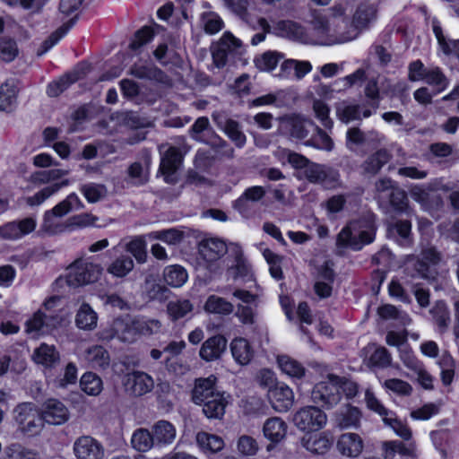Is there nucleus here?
Returning <instances> with one entry per match:
<instances>
[{
	"label": "nucleus",
	"instance_id": "obj_1",
	"mask_svg": "<svg viewBox=\"0 0 459 459\" xmlns=\"http://www.w3.org/2000/svg\"><path fill=\"white\" fill-rule=\"evenodd\" d=\"M346 11L345 5L338 4L315 13L307 30L306 44L329 47L355 39V30H347L344 27Z\"/></svg>",
	"mask_w": 459,
	"mask_h": 459
},
{
	"label": "nucleus",
	"instance_id": "obj_2",
	"mask_svg": "<svg viewBox=\"0 0 459 459\" xmlns=\"http://www.w3.org/2000/svg\"><path fill=\"white\" fill-rule=\"evenodd\" d=\"M374 216L368 214L359 220L351 221L338 234L337 245L341 247L360 250L375 238Z\"/></svg>",
	"mask_w": 459,
	"mask_h": 459
},
{
	"label": "nucleus",
	"instance_id": "obj_3",
	"mask_svg": "<svg viewBox=\"0 0 459 459\" xmlns=\"http://www.w3.org/2000/svg\"><path fill=\"white\" fill-rule=\"evenodd\" d=\"M102 271L101 265L91 258H80L68 266L65 281L74 288L91 284L100 278Z\"/></svg>",
	"mask_w": 459,
	"mask_h": 459
},
{
	"label": "nucleus",
	"instance_id": "obj_4",
	"mask_svg": "<svg viewBox=\"0 0 459 459\" xmlns=\"http://www.w3.org/2000/svg\"><path fill=\"white\" fill-rule=\"evenodd\" d=\"M13 414L18 429L24 434L34 435L43 428L44 420L40 409L33 403H19L13 409Z\"/></svg>",
	"mask_w": 459,
	"mask_h": 459
},
{
	"label": "nucleus",
	"instance_id": "obj_5",
	"mask_svg": "<svg viewBox=\"0 0 459 459\" xmlns=\"http://www.w3.org/2000/svg\"><path fill=\"white\" fill-rule=\"evenodd\" d=\"M364 401L367 408L378 414L382 418L383 421L388 425L397 436L405 440L411 438V429L402 421L398 420L394 416V413L385 407L371 389L368 388L365 391Z\"/></svg>",
	"mask_w": 459,
	"mask_h": 459
},
{
	"label": "nucleus",
	"instance_id": "obj_6",
	"mask_svg": "<svg viewBox=\"0 0 459 459\" xmlns=\"http://www.w3.org/2000/svg\"><path fill=\"white\" fill-rule=\"evenodd\" d=\"M292 421L301 432H316L325 427L327 415L317 406L306 405L296 411Z\"/></svg>",
	"mask_w": 459,
	"mask_h": 459
},
{
	"label": "nucleus",
	"instance_id": "obj_7",
	"mask_svg": "<svg viewBox=\"0 0 459 459\" xmlns=\"http://www.w3.org/2000/svg\"><path fill=\"white\" fill-rule=\"evenodd\" d=\"M409 78L411 81H424L433 87L434 94L444 91L449 85L448 79L438 67H424L420 61H415L409 66Z\"/></svg>",
	"mask_w": 459,
	"mask_h": 459
},
{
	"label": "nucleus",
	"instance_id": "obj_8",
	"mask_svg": "<svg viewBox=\"0 0 459 459\" xmlns=\"http://www.w3.org/2000/svg\"><path fill=\"white\" fill-rule=\"evenodd\" d=\"M135 318L129 316L117 317L100 333V339L110 341L117 339L123 342L132 343L137 340Z\"/></svg>",
	"mask_w": 459,
	"mask_h": 459
},
{
	"label": "nucleus",
	"instance_id": "obj_9",
	"mask_svg": "<svg viewBox=\"0 0 459 459\" xmlns=\"http://www.w3.org/2000/svg\"><path fill=\"white\" fill-rule=\"evenodd\" d=\"M313 402L321 406L331 408L340 401V380L334 375H328L325 380L317 383L311 394Z\"/></svg>",
	"mask_w": 459,
	"mask_h": 459
},
{
	"label": "nucleus",
	"instance_id": "obj_10",
	"mask_svg": "<svg viewBox=\"0 0 459 459\" xmlns=\"http://www.w3.org/2000/svg\"><path fill=\"white\" fill-rule=\"evenodd\" d=\"M376 18L377 6L375 3L364 1L356 8L351 22L347 19V13H345L344 27H346L347 30H355L354 32H356L357 39L359 35L376 20Z\"/></svg>",
	"mask_w": 459,
	"mask_h": 459
},
{
	"label": "nucleus",
	"instance_id": "obj_11",
	"mask_svg": "<svg viewBox=\"0 0 459 459\" xmlns=\"http://www.w3.org/2000/svg\"><path fill=\"white\" fill-rule=\"evenodd\" d=\"M267 399L272 408L280 413L289 411L295 402L293 390L285 383H278L267 390Z\"/></svg>",
	"mask_w": 459,
	"mask_h": 459
},
{
	"label": "nucleus",
	"instance_id": "obj_12",
	"mask_svg": "<svg viewBox=\"0 0 459 459\" xmlns=\"http://www.w3.org/2000/svg\"><path fill=\"white\" fill-rule=\"evenodd\" d=\"M123 385L131 395L142 396L153 389L154 380L152 376L143 371L134 370L125 376Z\"/></svg>",
	"mask_w": 459,
	"mask_h": 459
},
{
	"label": "nucleus",
	"instance_id": "obj_13",
	"mask_svg": "<svg viewBox=\"0 0 459 459\" xmlns=\"http://www.w3.org/2000/svg\"><path fill=\"white\" fill-rule=\"evenodd\" d=\"M76 459H104L105 448L97 439L91 436L78 437L73 445Z\"/></svg>",
	"mask_w": 459,
	"mask_h": 459
},
{
	"label": "nucleus",
	"instance_id": "obj_14",
	"mask_svg": "<svg viewBox=\"0 0 459 459\" xmlns=\"http://www.w3.org/2000/svg\"><path fill=\"white\" fill-rule=\"evenodd\" d=\"M40 414L44 422L49 425H62L70 418L66 405L55 398L48 399L42 403Z\"/></svg>",
	"mask_w": 459,
	"mask_h": 459
},
{
	"label": "nucleus",
	"instance_id": "obj_15",
	"mask_svg": "<svg viewBox=\"0 0 459 459\" xmlns=\"http://www.w3.org/2000/svg\"><path fill=\"white\" fill-rule=\"evenodd\" d=\"M288 423L281 417L273 416L264 420L262 426V433L264 437L269 442L267 449L270 446L281 443L288 435Z\"/></svg>",
	"mask_w": 459,
	"mask_h": 459
},
{
	"label": "nucleus",
	"instance_id": "obj_16",
	"mask_svg": "<svg viewBox=\"0 0 459 459\" xmlns=\"http://www.w3.org/2000/svg\"><path fill=\"white\" fill-rule=\"evenodd\" d=\"M432 29L440 51L446 56H453L459 58V40L446 37L443 34L439 22L436 20L432 22ZM457 97H459V85L450 94L446 95L443 100L455 99Z\"/></svg>",
	"mask_w": 459,
	"mask_h": 459
},
{
	"label": "nucleus",
	"instance_id": "obj_17",
	"mask_svg": "<svg viewBox=\"0 0 459 459\" xmlns=\"http://www.w3.org/2000/svg\"><path fill=\"white\" fill-rule=\"evenodd\" d=\"M300 444L311 454L324 455L331 448L333 437L328 431L308 432L301 437Z\"/></svg>",
	"mask_w": 459,
	"mask_h": 459
},
{
	"label": "nucleus",
	"instance_id": "obj_18",
	"mask_svg": "<svg viewBox=\"0 0 459 459\" xmlns=\"http://www.w3.org/2000/svg\"><path fill=\"white\" fill-rule=\"evenodd\" d=\"M232 295L243 303L238 305L236 316L242 324L252 325L255 322L256 296L240 289L235 290Z\"/></svg>",
	"mask_w": 459,
	"mask_h": 459
},
{
	"label": "nucleus",
	"instance_id": "obj_19",
	"mask_svg": "<svg viewBox=\"0 0 459 459\" xmlns=\"http://www.w3.org/2000/svg\"><path fill=\"white\" fill-rule=\"evenodd\" d=\"M336 448L344 457L358 458L364 450V440L358 433L346 432L339 436Z\"/></svg>",
	"mask_w": 459,
	"mask_h": 459
},
{
	"label": "nucleus",
	"instance_id": "obj_20",
	"mask_svg": "<svg viewBox=\"0 0 459 459\" xmlns=\"http://www.w3.org/2000/svg\"><path fill=\"white\" fill-rule=\"evenodd\" d=\"M199 255L205 265L212 270V265L227 251L226 244L215 238H206L199 244Z\"/></svg>",
	"mask_w": 459,
	"mask_h": 459
},
{
	"label": "nucleus",
	"instance_id": "obj_21",
	"mask_svg": "<svg viewBox=\"0 0 459 459\" xmlns=\"http://www.w3.org/2000/svg\"><path fill=\"white\" fill-rule=\"evenodd\" d=\"M241 48V42L230 32H225L220 42L212 48V59L217 67H222L227 62V56L230 52L238 51Z\"/></svg>",
	"mask_w": 459,
	"mask_h": 459
},
{
	"label": "nucleus",
	"instance_id": "obj_22",
	"mask_svg": "<svg viewBox=\"0 0 459 459\" xmlns=\"http://www.w3.org/2000/svg\"><path fill=\"white\" fill-rule=\"evenodd\" d=\"M281 129L288 132L297 139L306 138L309 132L315 127V124L299 115H290L281 120Z\"/></svg>",
	"mask_w": 459,
	"mask_h": 459
},
{
	"label": "nucleus",
	"instance_id": "obj_23",
	"mask_svg": "<svg viewBox=\"0 0 459 459\" xmlns=\"http://www.w3.org/2000/svg\"><path fill=\"white\" fill-rule=\"evenodd\" d=\"M37 226L34 218L29 217L19 221H11L0 227V238L14 240L32 232Z\"/></svg>",
	"mask_w": 459,
	"mask_h": 459
},
{
	"label": "nucleus",
	"instance_id": "obj_24",
	"mask_svg": "<svg viewBox=\"0 0 459 459\" xmlns=\"http://www.w3.org/2000/svg\"><path fill=\"white\" fill-rule=\"evenodd\" d=\"M124 250L130 253L139 264H143L146 262V242L142 236L134 237L127 241L121 240L111 249L114 254L121 253Z\"/></svg>",
	"mask_w": 459,
	"mask_h": 459
},
{
	"label": "nucleus",
	"instance_id": "obj_25",
	"mask_svg": "<svg viewBox=\"0 0 459 459\" xmlns=\"http://www.w3.org/2000/svg\"><path fill=\"white\" fill-rule=\"evenodd\" d=\"M334 281L333 270L328 262H325L317 272L314 283V290L320 299L329 298L333 291Z\"/></svg>",
	"mask_w": 459,
	"mask_h": 459
},
{
	"label": "nucleus",
	"instance_id": "obj_26",
	"mask_svg": "<svg viewBox=\"0 0 459 459\" xmlns=\"http://www.w3.org/2000/svg\"><path fill=\"white\" fill-rule=\"evenodd\" d=\"M152 433L158 447H167L172 445L177 437V429L171 422L160 420L152 427Z\"/></svg>",
	"mask_w": 459,
	"mask_h": 459
},
{
	"label": "nucleus",
	"instance_id": "obj_27",
	"mask_svg": "<svg viewBox=\"0 0 459 459\" xmlns=\"http://www.w3.org/2000/svg\"><path fill=\"white\" fill-rule=\"evenodd\" d=\"M439 255L433 248L422 251L421 257L415 264L418 274L427 280L434 279L437 274L436 265L439 261Z\"/></svg>",
	"mask_w": 459,
	"mask_h": 459
},
{
	"label": "nucleus",
	"instance_id": "obj_28",
	"mask_svg": "<svg viewBox=\"0 0 459 459\" xmlns=\"http://www.w3.org/2000/svg\"><path fill=\"white\" fill-rule=\"evenodd\" d=\"M230 349L233 359L240 366L248 365L255 356L253 346L244 337L234 338L230 343Z\"/></svg>",
	"mask_w": 459,
	"mask_h": 459
},
{
	"label": "nucleus",
	"instance_id": "obj_29",
	"mask_svg": "<svg viewBox=\"0 0 459 459\" xmlns=\"http://www.w3.org/2000/svg\"><path fill=\"white\" fill-rule=\"evenodd\" d=\"M182 162V154L176 147H169L163 154L160 169L165 176V180L168 183L175 181V173L178 169Z\"/></svg>",
	"mask_w": 459,
	"mask_h": 459
},
{
	"label": "nucleus",
	"instance_id": "obj_30",
	"mask_svg": "<svg viewBox=\"0 0 459 459\" xmlns=\"http://www.w3.org/2000/svg\"><path fill=\"white\" fill-rule=\"evenodd\" d=\"M230 394L225 392L215 393L212 398L201 404L203 412L208 419H221L230 402Z\"/></svg>",
	"mask_w": 459,
	"mask_h": 459
},
{
	"label": "nucleus",
	"instance_id": "obj_31",
	"mask_svg": "<svg viewBox=\"0 0 459 459\" xmlns=\"http://www.w3.org/2000/svg\"><path fill=\"white\" fill-rule=\"evenodd\" d=\"M216 381L217 378L213 375L205 378L196 379L192 393L193 402L195 404L201 405L208 399L212 398L213 394L219 392L215 387Z\"/></svg>",
	"mask_w": 459,
	"mask_h": 459
},
{
	"label": "nucleus",
	"instance_id": "obj_32",
	"mask_svg": "<svg viewBox=\"0 0 459 459\" xmlns=\"http://www.w3.org/2000/svg\"><path fill=\"white\" fill-rule=\"evenodd\" d=\"M226 347L227 340L221 335H215L202 344L199 356L205 361H213L221 358Z\"/></svg>",
	"mask_w": 459,
	"mask_h": 459
},
{
	"label": "nucleus",
	"instance_id": "obj_33",
	"mask_svg": "<svg viewBox=\"0 0 459 459\" xmlns=\"http://www.w3.org/2000/svg\"><path fill=\"white\" fill-rule=\"evenodd\" d=\"M80 359L93 368H106L110 358L108 351L101 345H92L80 355Z\"/></svg>",
	"mask_w": 459,
	"mask_h": 459
},
{
	"label": "nucleus",
	"instance_id": "obj_34",
	"mask_svg": "<svg viewBox=\"0 0 459 459\" xmlns=\"http://www.w3.org/2000/svg\"><path fill=\"white\" fill-rule=\"evenodd\" d=\"M195 441L199 450L204 455L219 453L225 446V442L221 437L205 431L198 432L195 436Z\"/></svg>",
	"mask_w": 459,
	"mask_h": 459
},
{
	"label": "nucleus",
	"instance_id": "obj_35",
	"mask_svg": "<svg viewBox=\"0 0 459 459\" xmlns=\"http://www.w3.org/2000/svg\"><path fill=\"white\" fill-rule=\"evenodd\" d=\"M273 33L280 37L306 43L307 30L291 21H280L273 26Z\"/></svg>",
	"mask_w": 459,
	"mask_h": 459
},
{
	"label": "nucleus",
	"instance_id": "obj_36",
	"mask_svg": "<svg viewBox=\"0 0 459 459\" xmlns=\"http://www.w3.org/2000/svg\"><path fill=\"white\" fill-rule=\"evenodd\" d=\"M115 255L116 256L107 267V272L113 277L124 278L134 270V259L122 252Z\"/></svg>",
	"mask_w": 459,
	"mask_h": 459
},
{
	"label": "nucleus",
	"instance_id": "obj_37",
	"mask_svg": "<svg viewBox=\"0 0 459 459\" xmlns=\"http://www.w3.org/2000/svg\"><path fill=\"white\" fill-rule=\"evenodd\" d=\"M74 321L79 329L91 331L97 326L98 314L90 304L82 302L76 312Z\"/></svg>",
	"mask_w": 459,
	"mask_h": 459
},
{
	"label": "nucleus",
	"instance_id": "obj_38",
	"mask_svg": "<svg viewBox=\"0 0 459 459\" xmlns=\"http://www.w3.org/2000/svg\"><path fill=\"white\" fill-rule=\"evenodd\" d=\"M32 359L35 363L45 368H53L59 362L60 356L54 345L41 343L39 347L35 349Z\"/></svg>",
	"mask_w": 459,
	"mask_h": 459
},
{
	"label": "nucleus",
	"instance_id": "obj_39",
	"mask_svg": "<svg viewBox=\"0 0 459 459\" xmlns=\"http://www.w3.org/2000/svg\"><path fill=\"white\" fill-rule=\"evenodd\" d=\"M19 88L15 82L7 81L0 86V110L13 111L17 105Z\"/></svg>",
	"mask_w": 459,
	"mask_h": 459
},
{
	"label": "nucleus",
	"instance_id": "obj_40",
	"mask_svg": "<svg viewBox=\"0 0 459 459\" xmlns=\"http://www.w3.org/2000/svg\"><path fill=\"white\" fill-rule=\"evenodd\" d=\"M277 364L281 371L293 380L300 379L305 376L304 366L288 355H279Z\"/></svg>",
	"mask_w": 459,
	"mask_h": 459
},
{
	"label": "nucleus",
	"instance_id": "obj_41",
	"mask_svg": "<svg viewBox=\"0 0 459 459\" xmlns=\"http://www.w3.org/2000/svg\"><path fill=\"white\" fill-rule=\"evenodd\" d=\"M432 319L439 333H444L450 325V312L444 301H437L429 310Z\"/></svg>",
	"mask_w": 459,
	"mask_h": 459
},
{
	"label": "nucleus",
	"instance_id": "obj_42",
	"mask_svg": "<svg viewBox=\"0 0 459 459\" xmlns=\"http://www.w3.org/2000/svg\"><path fill=\"white\" fill-rule=\"evenodd\" d=\"M336 422L342 429L358 428L361 413L352 406H345L336 412Z\"/></svg>",
	"mask_w": 459,
	"mask_h": 459
},
{
	"label": "nucleus",
	"instance_id": "obj_43",
	"mask_svg": "<svg viewBox=\"0 0 459 459\" xmlns=\"http://www.w3.org/2000/svg\"><path fill=\"white\" fill-rule=\"evenodd\" d=\"M205 312L221 316L230 315L234 310V306L222 297L210 295L204 306Z\"/></svg>",
	"mask_w": 459,
	"mask_h": 459
},
{
	"label": "nucleus",
	"instance_id": "obj_44",
	"mask_svg": "<svg viewBox=\"0 0 459 459\" xmlns=\"http://www.w3.org/2000/svg\"><path fill=\"white\" fill-rule=\"evenodd\" d=\"M68 185H70V181L68 179H64L61 182L51 184L40 189L32 196L27 197L26 203L30 206L40 205L50 196L57 193L61 188L67 186Z\"/></svg>",
	"mask_w": 459,
	"mask_h": 459
},
{
	"label": "nucleus",
	"instance_id": "obj_45",
	"mask_svg": "<svg viewBox=\"0 0 459 459\" xmlns=\"http://www.w3.org/2000/svg\"><path fill=\"white\" fill-rule=\"evenodd\" d=\"M132 446L139 452H148L155 446L152 431L146 429H137L131 437Z\"/></svg>",
	"mask_w": 459,
	"mask_h": 459
},
{
	"label": "nucleus",
	"instance_id": "obj_46",
	"mask_svg": "<svg viewBox=\"0 0 459 459\" xmlns=\"http://www.w3.org/2000/svg\"><path fill=\"white\" fill-rule=\"evenodd\" d=\"M228 276L235 281L242 280L243 281H248L253 279L250 267L241 254L236 255L234 264L229 267Z\"/></svg>",
	"mask_w": 459,
	"mask_h": 459
},
{
	"label": "nucleus",
	"instance_id": "obj_47",
	"mask_svg": "<svg viewBox=\"0 0 459 459\" xmlns=\"http://www.w3.org/2000/svg\"><path fill=\"white\" fill-rule=\"evenodd\" d=\"M80 387L86 394L97 396L103 390V382L95 373L86 372L80 378Z\"/></svg>",
	"mask_w": 459,
	"mask_h": 459
},
{
	"label": "nucleus",
	"instance_id": "obj_48",
	"mask_svg": "<svg viewBox=\"0 0 459 459\" xmlns=\"http://www.w3.org/2000/svg\"><path fill=\"white\" fill-rule=\"evenodd\" d=\"M283 55L277 51L269 50L255 57L254 63L257 69L263 72H271L276 68Z\"/></svg>",
	"mask_w": 459,
	"mask_h": 459
},
{
	"label": "nucleus",
	"instance_id": "obj_49",
	"mask_svg": "<svg viewBox=\"0 0 459 459\" xmlns=\"http://www.w3.org/2000/svg\"><path fill=\"white\" fill-rule=\"evenodd\" d=\"M265 195V189L260 186L248 187L242 195L234 203V208L239 212L244 213L247 210V201L257 202Z\"/></svg>",
	"mask_w": 459,
	"mask_h": 459
},
{
	"label": "nucleus",
	"instance_id": "obj_50",
	"mask_svg": "<svg viewBox=\"0 0 459 459\" xmlns=\"http://www.w3.org/2000/svg\"><path fill=\"white\" fill-rule=\"evenodd\" d=\"M163 277L168 285L173 288H179L186 282L188 274L184 267L170 265L165 268Z\"/></svg>",
	"mask_w": 459,
	"mask_h": 459
},
{
	"label": "nucleus",
	"instance_id": "obj_51",
	"mask_svg": "<svg viewBox=\"0 0 459 459\" xmlns=\"http://www.w3.org/2000/svg\"><path fill=\"white\" fill-rule=\"evenodd\" d=\"M256 438L249 435H241L236 441V451L242 457H253L259 451Z\"/></svg>",
	"mask_w": 459,
	"mask_h": 459
},
{
	"label": "nucleus",
	"instance_id": "obj_52",
	"mask_svg": "<svg viewBox=\"0 0 459 459\" xmlns=\"http://www.w3.org/2000/svg\"><path fill=\"white\" fill-rule=\"evenodd\" d=\"M83 207V204L75 193H71L65 200L58 203L51 210L54 214L62 218L74 210H80Z\"/></svg>",
	"mask_w": 459,
	"mask_h": 459
},
{
	"label": "nucleus",
	"instance_id": "obj_53",
	"mask_svg": "<svg viewBox=\"0 0 459 459\" xmlns=\"http://www.w3.org/2000/svg\"><path fill=\"white\" fill-rule=\"evenodd\" d=\"M137 338L141 335L157 334L161 330V323L158 319L142 316L135 318Z\"/></svg>",
	"mask_w": 459,
	"mask_h": 459
},
{
	"label": "nucleus",
	"instance_id": "obj_54",
	"mask_svg": "<svg viewBox=\"0 0 459 459\" xmlns=\"http://www.w3.org/2000/svg\"><path fill=\"white\" fill-rule=\"evenodd\" d=\"M47 327H48L47 316L42 312L41 309L36 311L32 316L26 321L25 324L26 333L34 338L39 337L44 328Z\"/></svg>",
	"mask_w": 459,
	"mask_h": 459
},
{
	"label": "nucleus",
	"instance_id": "obj_55",
	"mask_svg": "<svg viewBox=\"0 0 459 459\" xmlns=\"http://www.w3.org/2000/svg\"><path fill=\"white\" fill-rule=\"evenodd\" d=\"M100 218L91 213H80L70 217L66 221V226L69 231L76 229H83L88 227H99L98 221Z\"/></svg>",
	"mask_w": 459,
	"mask_h": 459
},
{
	"label": "nucleus",
	"instance_id": "obj_56",
	"mask_svg": "<svg viewBox=\"0 0 459 459\" xmlns=\"http://www.w3.org/2000/svg\"><path fill=\"white\" fill-rule=\"evenodd\" d=\"M68 173V170L61 169L37 171L30 175V182L35 185L48 184L60 179L64 176H66Z\"/></svg>",
	"mask_w": 459,
	"mask_h": 459
},
{
	"label": "nucleus",
	"instance_id": "obj_57",
	"mask_svg": "<svg viewBox=\"0 0 459 459\" xmlns=\"http://www.w3.org/2000/svg\"><path fill=\"white\" fill-rule=\"evenodd\" d=\"M42 229L49 235H56L68 230L66 221L65 223L62 222L60 217L50 211L45 212Z\"/></svg>",
	"mask_w": 459,
	"mask_h": 459
},
{
	"label": "nucleus",
	"instance_id": "obj_58",
	"mask_svg": "<svg viewBox=\"0 0 459 459\" xmlns=\"http://www.w3.org/2000/svg\"><path fill=\"white\" fill-rule=\"evenodd\" d=\"M77 381V367L70 362L65 368L64 373L52 380V385L56 388H66L74 385Z\"/></svg>",
	"mask_w": 459,
	"mask_h": 459
},
{
	"label": "nucleus",
	"instance_id": "obj_59",
	"mask_svg": "<svg viewBox=\"0 0 459 459\" xmlns=\"http://www.w3.org/2000/svg\"><path fill=\"white\" fill-rule=\"evenodd\" d=\"M336 116L342 122L346 124L361 117L359 106L348 104L345 101L337 104Z\"/></svg>",
	"mask_w": 459,
	"mask_h": 459
},
{
	"label": "nucleus",
	"instance_id": "obj_60",
	"mask_svg": "<svg viewBox=\"0 0 459 459\" xmlns=\"http://www.w3.org/2000/svg\"><path fill=\"white\" fill-rule=\"evenodd\" d=\"M201 24L208 34H215L223 28L222 19L214 12H204L201 15Z\"/></svg>",
	"mask_w": 459,
	"mask_h": 459
},
{
	"label": "nucleus",
	"instance_id": "obj_61",
	"mask_svg": "<svg viewBox=\"0 0 459 459\" xmlns=\"http://www.w3.org/2000/svg\"><path fill=\"white\" fill-rule=\"evenodd\" d=\"M382 386L386 391L402 396H408L412 392L411 385L408 382L399 378L386 379L382 383Z\"/></svg>",
	"mask_w": 459,
	"mask_h": 459
},
{
	"label": "nucleus",
	"instance_id": "obj_62",
	"mask_svg": "<svg viewBox=\"0 0 459 459\" xmlns=\"http://www.w3.org/2000/svg\"><path fill=\"white\" fill-rule=\"evenodd\" d=\"M168 313L173 320L184 317L193 309V306L189 300L170 301L167 307Z\"/></svg>",
	"mask_w": 459,
	"mask_h": 459
},
{
	"label": "nucleus",
	"instance_id": "obj_63",
	"mask_svg": "<svg viewBox=\"0 0 459 459\" xmlns=\"http://www.w3.org/2000/svg\"><path fill=\"white\" fill-rule=\"evenodd\" d=\"M78 76L74 74H67L48 84L47 93L50 97H56L61 94L67 87L76 82Z\"/></svg>",
	"mask_w": 459,
	"mask_h": 459
},
{
	"label": "nucleus",
	"instance_id": "obj_64",
	"mask_svg": "<svg viewBox=\"0 0 459 459\" xmlns=\"http://www.w3.org/2000/svg\"><path fill=\"white\" fill-rule=\"evenodd\" d=\"M385 459H399L405 455H410L411 448H406L399 441H389L384 444Z\"/></svg>",
	"mask_w": 459,
	"mask_h": 459
}]
</instances>
